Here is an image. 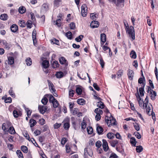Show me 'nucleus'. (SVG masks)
Instances as JSON below:
<instances>
[{
    "instance_id": "1",
    "label": "nucleus",
    "mask_w": 158,
    "mask_h": 158,
    "mask_svg": "<svg viewBox=\"0 0 158 158\" xmlns=\"http://www.w3.org/2000/svg\"><path fill=\"white\" fill-rule=\"evenodd\" d=\"M105 120L107 125L109 127H110V125H116V120L112 116L111 114H110V116H106L105 118Z\"/></svg>"
},
{
    "instance_id": "2",
    "label": "nucleus",
    "mask_w": 158,
    "mask_h": 158,
    "mask_svg": "<svg viewBox=\"0 0 158 158\" xmlns=\"http://www.w3.org/2000/svg\"><path fill=\"white\" fill-rule=\"evenodd\" d=\"M125 0H109L110 2H112L115 4L116 8L120 9L124 6Z\"/></svg>"
},
{
    "instance_id": "3",
    "label": "nucleus",
    "mask_w": 158,
    "mask_h": 158,
    "mask_svg": "<svg viewBox=\"0 0 158 158\" xmlns=\"http://www.w3.org/2000/svg\"><path fill=\"white\" fill-rule=\"evenodd\" d=\"M130 36H131L133 40L135 39V33L133 27L131 26L130 28L128 27L127 32Z\"/></svg>"
},
{
    "instance_id": "4",
    "label": "nucleus",
    "mask_w": 158,
    "mask_h": 158,
    "mask_svg": "<svg viewBox=\"0 0 158 158\" xmlns=\"http://www.w3.org/2000/svg\"><path fill=\"white\" fill-rule=\"evenodd\" d=\"M150 92V94H151L150 97L151 99L152 100H154L155 99L156 96V92L150 89L149 86L148 87V89L147 91L148 93Z\"/></svg>"
},
{
    "instance_id": "5",
    "label": "nucleus",
    "mask_w": 158,
    "mask_h": 158,
    "mask_svg": "<svg viewBox=\"0 0 158 158\" xmlns=\"http://www.w3.org/2000/svg\"><path fill=\"white\" fill-rule=\"evenodd\" d=\"M137 91L138 92V96L139 97V100H138L139 104V106L143 109H144L145 108L144 102L143 100H142L140 96L139 95L138 88H137Z\"/></svg>"
},
{
    "instance_id": "6",
    "label": "nucleus",
    "mask_w": 158,
    "mask_h": 158,
    "mask_svg": "<svg viewBox=\"0 0 158 158\" xmlns=\"http://www.w3.org/2000/svg\"><path fill=\"white\" fill-rule=\"evenodd\" d=\"M64 127L65 130H68L70 127L69 119L66 118L64 121Z\"/></svg>"
},
{
    "instance_id": "7",
    "label": "nucleus",
    "mask_w": 158,
    "mask_h": 158,
    "mask_svg": "<svg viewBox=\"0 0 158 158\" xmlns=\"http://www.w3.org/2000/svg\"><path fill=\"white\" fill-rule=\"evenodd\" d=\"M38 109L41 113L43 114L46 112L47 110V107L46 106L39 105L38 106Z\"/></svg>"
},
{
    "instance_id": "8",
    "label": "nucleus",
    "mask_w": 158,
    "mask_h": 158,
    "mask_svg": "<svg viewBox=\"0 0 158 158\" xmlns=\"http://www.w3.org/2000/svg\"><path fill=\"white\" fill-rule=\"evenodd\" d=\"M88 155L90 156H92L93 155V153L92 150H88L87 148H85L84 150V155L85 157L86 158V156Z\"/></svg>"
},
{
    "instance_id": "9",
    "label": "nucleus",
    "mask_w": 158,
    "mask_h": 158,
    "mask_svg": "<svg viewBox=\"0 0 158 158\" xmlns=\"http://www.w3.org/2000/svg\"><path fill=\"white\" fill-rule=\"evenodd\" d=\"M102 146L103 149L104 151H107L109 148L108 143L106 141L105 139L102 140Z\"/></svg>"
},
{
    "instance_id": "10",
    "label": "nucleus",
    "mask_w": 158,
    "mask_h": 158,
    "mask_svg": "<svg viewBox=\"0 0 158 158\" xmlns=\"http://www.w3.org/2000/svg\"><path fill=\"white\" fill-rule=\"evenodd\" d=\"M48 83V86L49 89H50L52 93H54L55 91V89L54 88V85L49 80H47Z\"/></svg>"
},
{
    "instance_id": "11",
    "label": "nucleus",
    "mask_w": 158,
    "mask_h": 158,
    "mask_svg": "<svg viewBox=\"0 0 158 158\" xmlns=\"http://www.w3.org/2000/svg\"><path fill=\"white\" fill-rule=\"evenodd\" d=\"M59 60L61 64H64L66 66H68V62L64 57H62L59 58Z\"/></svg>"
},
{
    "instance_id": "12",
    "label": "nucleus",
    "mask_w": 158,
    "mask_h": 158,
    "mask_svg": "<svg viewBox=\"0 0 158 158\" xmlns=\"http://www.w3.org/2000/svg\"><path fill=\"white\" fill-rule=\"evenodd\" d=\"M90 26L92 28H97L99 26V23L97 21H92L90 23Z\"/></svg>"
},
{
    "instance_id": "13",
    "label": "nucleus",
    "mask_w": 158,
    "mask_h": 158,
    "mask_svg": "<svg viewBox=\"0 0 158 158\" xmlns=\"http://www.w3.org/2000/svg\"><path fill=\"white\" fill-rule=\"evenodd\" d=\"M128 75L129 79L130 80H132L133 79L134 73L133 70L129 69L128 70Z\"/></svg>"
},
{
    "instance_id": "14",
    "label": "nucleus",
    "mask_w": 158,
    "mask_h": 158,
    "mask_svg": "<svg viewBox=\"0 0 158 158\" xmlns=\"http://www.w3.org/2000/svg\"><path fill=\"white\" fill-rule=\"evenodd\" d=\"M52 67L53 68H56L59 67V64L57 61L54 60L51 62Z\"/></svg>"
},
{
    "instance_id": "15",
    "label": "nucleus",
    "mask_w": 158,
    "mask_h": 158,
    "mask_svg": "<svg viewBox=\"0 0 158 158\" xmlns=\"http://www.w3.org/2000/svg\"><path fill=\"white\" fill-rule=\"evenodd\" d=\"M145 85V83H143V86L139 89V93L141 97H143L144 95V88Z\"/></svg>"
},
{
    "instance_id": "16",
    "label": "nucleus",
    "mask_w": 158,
    "mask_h": 158,
    "mask_svg": "<svg viewBox=\"0 0 158 158\" xmlns=\"http://www.w3.org/2000/svg\"><path fill=\"white\" fill-rule=\"evenodd\" d=\"M97 131L98 134L99 135L102 134L103 131V129L102 127L100 126H98L97 127Z\"/></svg>"
},
{
    "instance_id": "17",
    "label": "nucleus",
    "mask_w": 158,
    "mask_h": 158,
    "mask_svg": "<svg viewBox=\"0 0 158 158\" xmlns=\"http://www.w3.org/2000/svg\"><path fill=\"white\" fill-rule=\"evenodd\" d=\"M18 27L16 24H13L10 27V29L12 32H15L18 30Z\"/></svg>"
},
{
    "instance_id": "18",
    "label": "nucleus",
    "mask_w": 158,
    "mask_h": 158,
    "mask_svg": "<svg viewBox=\"0 0 158 158\" xmlns=\"http://www.w3.org/2000/svg\"><path fill=\"white\" fill-rule=\"evenodd\" d=\"M49 65V62L47 60H44L42 62V66L43 67L45 68L46 69Z\"/></svg>"
},
{
    "instance_id": "19",
    "label": "nucleus",
    "mask_w": 158,
    "mask_h": 158,
    "mask_svg": "<svg viewBox=\"0 0 158 158\" xmlns=\"http://www.w3.org/2000/svg\"><path fill=\"white\" fill-rule=\"evenodd\" d=\"M36 31L35 30H34L33 32L32 33V38L33 41L34 43V44H35V42H36Z\"/></svg>"
},
{
    "instance_id": "20",
    "label": "nucleus",
    "mask_w": 158,
    "mask_h": 158,
    "mask_svg": "<svg viewBox=\"0 0 158 158\" xmlns=\"http://www.w3.org/2000/svg\"><path fill=\"white\" fill-rule=\"evenodd\" d=\"M8 64H9L11 65L14 63V59L13 57L9 56L8 57Z\"/></svg>"
},
{
    "instance_id": "21",
    "label": "nucleus",
    "mask_w": 158,
    "mask_h": 158,
    "mask_svg": "<svg viewBox=\"0 0 158 158\" xmlns=\"http://www.w3.org/2000/svg\"><path fill=\"white\" fill-rule=\"evenodd\" d=\"M29 123L30 124L31 127H33L36 123V121L33 119H31L29 121Z\"/></svg>"
},
{
    "instance_id": "22",
    "label": "nucleus",
    "mask_w": 158,
    "mask_h": 158,
    "mask_svg": "<svg viewBox=\"0 0 158 158\" xmlns=\"http://www.w3.org/2000/svg\"><path fill=\"white\" fill-rule=\"evenodd\" d=\"M100 40L101 42L105 43L106 41V36L105 34H101L100 35Z\"/></svg>"
},
{
    "instance_id": "23",
    "label": "nucleus",
    "mask_w": 158,
    "mask_h": 158,
    "mask_svg": "<svg viewBox=\"0 0 158 158\" xmlns=\"http://www.w3.org/2000/svg\"><path fill=\"white\" fill-rule=\"evenodd\" d=\"M61 2V0H54V7H57L59 6Z\"/></svg>"
},
{
    "instance_id": "24",
    "label": "nucleus",
    "mask_w": 158,
    "mask_h": 158,
    "mask_svg": "<svg viewBox=\"0 0 158 158\" xmlns=\"http://www.w3.org/2000/svg\"><path fill=\"white\" fill-rule=\"evenodd\" d=\"M65 35L69 39L71 40L73 38L72 34L71 31H69L66 32Z\"/></svg>"
},
{
    "instance_id": "25",
    "label": "nucleus",
    "mask_w": 158,
    "mask_h": 158,
    "mask_svg": "<svg viewBox=\"0 0 158 158\" xmlns=\"http://www.w3.org/2000/svg\"><path fill=\"white\" fill-rule=\"evenodd\" d=\"M55 75L57 78H60L63 76L64 74L62 72L60 71L56 72Z\"/></svg>"
},
{
    "instance_id": "26",
    "label": "nucleus",
    "mask_w": 158,
    "mask_h": 158,
    "mask_svg": "<svg viewBox=\"0 0 158 158\" xmlns=\"http://www.w3.org/2000/svg\"><path fill=\"white\" fill-rule=\"evenodd\" d=\"M26 9L24 6L20 7L19 9V11L20 14H23L26 11Z\"/></svg>"
},
{
    "instance_id": "27",
    "label": "nucleus",
    "mask_w": 158,
    "mask_h": 158,
    "mask_svg": "<svg viewBox=\"0 0 158 158\" xmlns=\"http://www.w3.org/2000/svg\"><path fill=\"white\" fill-rule=\"evenodd\" d=\"M8 18V16L6 14H2L0 16V18L1 19L3 20H6Z\"/></svg>"
},
{
    "instance_id": "28",
    "label": "nucleus",
    "mask_w": 158,
    "mask_h": 158,
    "mask_svg": "<svg viewBox=\"0 0 158 158\" xmlns=\"http://www.w3.org/2000/svg\"><path fill=\"white\" fill-rule=\"evenodd\" d=\"M2 43L5 46L6 48L8 49H9V48H10V47H9V45L7 43L6 40H2Z\"/></svg>"
},
{
    "instance_id": "29",
    "label": "nucleus",
    "mask_w": 158,
    "mask_h": 158,
    "mask_svg": "<svg viewBox=\"0 0 158 158\" xmlns=\"http://www.w3.org/2000/svg\"><path fill=\"white\" fill-rule=\"evenodd\" d=\"M118 143V141L117 140H113L110 142L111 145L113 147H114Z\"/></svg>"
},
{
    "instance_id": "30",
    "label": "nucleus",
    "mask_w": 158,
    "mask_h": 158,
    "mask_svg": "<svg viewBox=\"0 0 158 158\" xmlns=\"http://www.w3.org/2000/svg\"><path fill=\"white\" fill-rule=\"evenodd\" d=\"M97 106L101 109H103L104 107V105L101 101L98 102Z\"/></svg>"
},
{
    "instance_id": "31",
    "label": "nucleus",
    "mask_w": 158,
    "mask_h": 158,
    "mask_svg": "<svg viewBox=\"0 0 158 158\" xmlns=\"http://www.w3.org/2000/svg\"><path fill=\"white\" fill-rule=\"evenodd\" d=\"M130 56L131 58L135 59L136 57V54L135 52L133 50L130 53Z\"/></svg>"
},
{
    "instance_id": "32",
    "label": "nucleus",
    "mask_w": 158,
    "mask_h": 158,
    "mask_svg": "<svg viewBox=\"0 0 158 158\" xmlns=\"http://www.w3.org/2000/svg\"><path fill=\"white\" fill-rule=\"evenodd\" d=\"M77 103L79 104L83 105L85 103V101L83 99H79L77 100Z\"/></svg>"
},
{
    "instance_id": "33",
    "label": "nucleus",
    "mask_w": 158,
    "mask_h": 158,
    "mask_svg": "<svg viewBox=\"0 0 158 158\" xmlns=\"http://www.w3.org/2000/svg\"><path fill=\"white\" fill-rule=\"evenodd\" d=\"M136 150L137 152L140 153L143 150V148L141 146H136Z\"/></svg>"
},
{
    "instance_id": "34",
    "label": "nucleus",
    "mask_w": 158,
    "mask_h": 158,
    "mask_svg": "<svg viewBox=\"0 0 158 158\" xmlns=\"http://www.w3.org/2000/svg\"><path fill=\"white\" fill-rule=\"evenodd\" d=\"M130 141L132 144L134 146H136L135 145L136 144L137 142L134 137H131V139Z\"/></svg>"
},
{
    "instance_id": "35",
    "label": "nucleus",
    "mask_w": 158,
    "mask_h": 158,
    "mask_svg": "<svg viewBox=\"0 0 158 158\" xmlns=\"http://www.w3.org/2000/svg\"><path fill=\"white\" fill-rule=\"evenodd\" d=\"M21 150L24 153H27L28 152L27 148L25 146H22L21 147Z\"/></svg>"
},
{
    "instance_id": "36",
    "label": "nucleus",
    "mask_w": 158,
    "mask_h": 158,
    "mask_svg": "<svg viewBox=\"0 0 158 158\" xmlns=\"http://www.w3.org/2000/svg\"><path fill=\"white\" fill-rule=\"evenodd\" d=\"M24 108L25 111L27 112V115L28 117L29 118V116L31 115V111L29 110V108H26L25 106H24Z\"/></svg>"
},
{
    "instance_id": "37",
    "label": "nucleus",
    "mask_w": 158,
    "mask_h": 158,
    "mask_svg": "<svg viewBox=\"0 0 158 158\" xmlns=\"http://www.w3.org/2000/svg\"><path fill=\"white\" fill-rule=\"evenodd\" d=\"M8 131L10 134H14L15 132V130L13 127H10L9 128Z\"/></svg>"
},
{
    "instance_id": "38",
    "label": "nucleus",
    "mask_w": 158,
    "mask_h": 158,
    "mask_svg": "<svg viewBox=\"0 0 158 158\" xmlns=\"http://www.w3.org/2000/svg\"><path fill=\"white\" fill-rule=\"evenodd\" d=\"M16 153L19 158H23V156L20 150H17L16 151Z\"/></svg>"
},
{
    "instance_id": "39",
    "label": "nucleus",
    "mask_w": 158,
    "mask_h": 158,
    "mask_svg": "<svg viewBox=\"0 0 158 158\" xmlns=\"http://www.w3.org/2000/svg\"><path fill=\"white\" fill-rule=\"evenodd\" d=\"M26 64L28 66H30L32 64L31 59L29 57H28L26 59Z\"/></svg>"
},
{
    "instance_id": "40",
    "label": "nucleus",
    "mask_w": 158,
    "mask_h": 158,
    "mask_svg": "<svg viewBox=\"0 0 158 158\" xmlns=\"http://www.w3.org/2000/svg\"><path fill=\"white\" fill-rule=\"evenodd\" d=\"M71 113L73 115H74L77 114V112L78 110L77 108H74L70 110Z\"/></svg>"
},
{
    "instance_id": "41",
    "label": "nucleus",
    "mask_w": 158,
    "mask_h": 158,
    "mask_svg": "<svg viewBox=\"0 0 158 158\" xmlns=\"http://www.w3.org/2000/svg\"><path fill=\"white\" fill-rule=\"evenodd\" d=\"M90 18L93 19H96V18H98V15L97 14H94V13L91 14L90 15Z\"/></svg>"
},
{
    "instance_id": "42",
    "label": "nucleus",
    "mask_w": 158,
    "mask_h": 158,
    "mask_svg": "<svg viewBox=\"0 0 158 158\" xmlns=\"http://www.w3.org/2000/svg\"><path fill=\"white\" fill-rule=\"evenodd\" d=\"M83 37L84 36L83 35H80L78 37L76 38L75 40L77 42H80L81 41Z\"/></svg>"
},
{
    "instance_id": "43",
    "label": "nucleus",
    "mask_w": 158,
    "mask_h": 158,
    "mask_svg": "<svg viewBox=\"0 0 158 158\" xmlns=\"http://www.w3.org/2000/svg\"><path fill=\"white\" fill-rule=\"evenodd\" d=\"M41 102L44 105H45L47 104L48 102V99L46 97H44L42 99Z\"/></svg>"
},
{
    "instance_id": "44",
    "label": "nucleus",
    "mask_w": 158,
    "mask_h": 158,
    "mask_svg": "<svg viewBox=\"0 0 158 158\" xmlns=\"http://www.w3.org/2000/svg\"><path fill=\"white\" fill-rule=\"evenodd\" d=\"M86 124L84 120H83L81 124V128L82 129H84L86 127Z\"/></svg>"
},
{
    "instance_id": "45",
    "label": "nucleus",
    "mask_w": 158,
    "mask_h": 158,
    "mask_svg": "<svg viewBox=\"0 0 158 158\" xmlns=\"http://www.w3.org/2000/svg\"><path fill=\"white\" fill-rule=\"evenodd\" d=\"M81 14L83 17H85L87 14V10H81Z\"/></svg>"
},
{
    "instance_id": "46",
    "label": "nucleus",
    "mask_w": 158,
    "mask_h": 158,
    "mask_svg": "<svg viewBox=\"0 0 158 158\" xmlns=\"http://www.w3.org/2000/svg\"><path fill=\"white\" fill-rule=\"evenodd\" d=\"M76 93L78 95H81L82 92L81 89L80 87H77L76 89Z\"/></svg>"
},
{
    "instance_id": "47",
    "label": "nucleus",
    "mask_w": 158,
    "mask_h": 158,
    "mask_svg": "<svg viewBox=\"0 0 158 158\" xmlns=\"http://www.w3.org/2000/svg\"><path fill=\"white\" fill-rule=\"evenodd\" d=\"M49 101L51 103H53V102H54V101L56 100V99L55 98L53 97V96L51 95L50 94L49 95Z\"/></svg>"
},
{
    "instance_id": "48",
    "label": "nucleus",
    "mask_w": 158,
    "mask_h": 158,
    "mask_svg": "<svg viewBox=\"0 0 158 158\" xmlns=\"http://www.w3.org/2000/svg\"><path fill=\"white\" fill-rule=\"evenodd\" d=\"M123 23L125 29L126 31V32H127L128 31V27H128V24L127 23V21H124Z\"/></svg>"
},
{
    "instance_id": "49",
    "label": "nucleus",
    "mask_w": 158,
    "mask_h": 158,
    "mask_svg": "<svg viewBox=\"0 0 158 158\" xmlns=\"http://www.w3.org/2000/svg\"><path fill=\"white\" fill-rule=\"evenodd\" d=\"M61 21L60 19H59L56 20V21L55 24L59 27H60L61 26Z\"/></svg>"
},
{
    "instance_id": "50",
    "label": "nucleus",
    "mask_w": 158,
    "mask_h": 158,
    "mask_svg": "<svg viewBox=\"0 0 158 158\" xmlns=\"http://www.w3.org/2000/svg\"><path fill=\"white\" fill-rule=\"evenodd\" d=\"M67 139L66 138H63L61 140V143L62 145H64L67 141Z\"/></svg>"
},
{
    "instance_id": "51",
    "label": "nucleus",
    "mask_w": 158,
    "mask_h": 158,
    "mask_svg": "<svg viewBox=\"0 0 158 158\" xmlns=\"http://www.w3.org/2000/svg\"><path fill=\"white\" fill-rule=\"evenodd\" d=\"M70 29H74L75 28V23L73 22L69 24Z\"/></svg>"
},
{
    "instance_id": "52",
    "label": "nucleus",
    "mask_w": 158,
    "mask_h": 158,
    "mask_svg": "<svg viewBox=\"0 0 158 158\" xmlns=\"http://www.w3.org/2000/svg\"><path fill=\"white\" fill-rule=\"evenodd\" d=\"M52 103L53 104V107L55 108L57 107L59 105L58 102L57 100L54 101V102H53V103Z\"/></svg>"
},
{
    "instance_id": "53",
    "label": "nucleus",
    "mask_w": 158,
    "mask_h": 158,
    "mask_svg": "<svg viewBox=\"0 0 158 158\" xmlns=\"http://www.w3.org/2000/svg\"><path fill=\"white\" fill-rule=\"evenodd\" d=\"M19 23L20 27H25V24L24 21L19 20Z\"/></svg>"
},
{
    "instance_id": "54",
    "label": "nucleus",
    "mask_w": 158,
    "mask_h": 158,
    "mask_svg": "<svg viewBox=\"0 0 158 158\" xmlns=\"http://www.w3.org/2000/svg\"><path fill=\"white\" fill-rule=\"evenodd\" d=\"M87 131L88 133L89 134H91L93 132V129L91 127H89L87 128Z\"/></svg>"
},
{
    "instance_id": "55",
    "label": "nucleus",
    "mask_w": 158,
    "mask_h": 158,
    "mask_svg": "<svg viewBox=\"0 0 158 158\" xmlns=\"http://www.w3.org/2000/svg\"><path fill=\"white\" fill-rule=\"evenodd\" d=\"M148 103V96H147L146 98L145 99V101H144V104H145V109H146V108L147 107Z\"/></svg>"
},
{
    "instance_id": "56",
    "label": "nucleus",
    "mask_w": 158,
    "mask_h": 158,
    "mask_svg": "<svg viewBox=\"0 0 158 158\" xmlns=\"http://www.w3.org/2000/svg\"><path fill=\"white\" fill-rule=\"evenodd\" d=\"M100 62L102 67L103 68L104 66L105 63L102 57L100 59Z\"/></svg>"
},
{
    "instance_id": "57",
    "label": "nucleus",
    "mask_w": 158,
    "mask_h": 158,
    "mask_svg": "<svg viewBox=\"0 0 158 158\" xmlns=\"http://www.w3.org/2000/svg\"><path fill=\"white\" fill-rule=\"evenodd\" d=\"M74 91L71 89L69 91V95L70 97H73V96Z\"/></svg>"
},
{
    "instance_id": "58",
    "label": "nucleus",
    "mask_w": 158,
    "mask_h": 158,
    "mask_svg": "<svg viewBox=\"0 0 158 158\" xmlns=\"http://www.w3.org/2000/svg\"><path fill=\"white\" fill-rule=\"evenodd\" d=\"M107 137L109 139H111L114 138V136L111 133H109L107 134Z\"/></svg>"
},
{
    "instance_id": "59",
    "label": "nucleus",
    "mask_w": 158,
    "mask_h": 158,
    "mask_svg": "<svg viewBox=\"0 0 158 158\" xmlns=\"http://www.w3.org/2000/svg\"><path fill=\"white\" fill-rule=\"evenodd\" d=\"M93 86L94 89L97 91L100 90V88L96 83H94L93 84Z\"/></svg>"
},
{
    "instance_id": "60",
    "label": "nucleus",
    "mask_w": 158,
    "mask_h": 158,
    "mask_svg": "<svg viewBox=\"0 0 158 158\" xmlns=\"http://www.w3.org/2000/svg\"><path fill=\"white\" fill-rule=\"evenodd\" d=\"M13 114L14 117L15 118H17L19 116L18 112L16 110H14L13 111Z\"/></svg>"
},
{
    "instance_id": "61",
    "label": "nucleus",
    "mask_w": 158,
    "mask_h": 158,
    "mask_svg": "<svg viewBox=\"0 0 158 158\" xmlns=\"http://www.w3.org/2000/svg\"><path fill=\"white\" fill-rule=\"evenodd\" d=\"M133 124H134V126L135 130L137 131H139V127L138 124L137 123H135V124L133 123Z\"/></svg>"
},
{
    "instance_id": "62",
    "label": "nucleus",
    "mask_w": 158,
    "mask_h": 158,
    "mask_svg": "<svg viewBox=\"0 0 158 158\" xmlns=\"http://www.w3.org/2000/svg\"><path fill=\"white\" fill-rule=\"evenodd\" d=\"M12 99L10 97H9L5 99V102L6 103H10L11 102Z\"/></svg>"
},
{
    "instance_id": "63",
    "label": "nucleus",
    "mask_w": 158,
    "mask_h": 158,
    "mask_svg": "<svg viewBox=\"0 0 158 158\" xmlns=\"http://www.w3.org/2000/svg\"><path fill=\"white\" fill-rule=\"evenodd\" d=\"M61 123H56L54 124V129H57L61 126Z\"/></svg>"
},
{
    "instance_id": "64",
    "label": "nucleus",
    "mask_w": 158,
    "mask_h": 158,
    "mask_svg": "<svg viewBox=\"0 0 158 158\" xmlns=\"http://www.w3.org/2000/svg\"><path fill=\"white\" fill-rule=\"evenodd\" d=\"M102 145V143L99 140L97 141L96 143V146L98 148H100Z\"/></svg>"
}]
</instances>
